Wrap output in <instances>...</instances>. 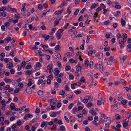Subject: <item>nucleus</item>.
Listing matches in <instances>:
<instances>
[{
  "label": "nucleus",
  "mask_w": 131,
  "mask_h": 131,
  "mask_svg": "<svg viewBox=\"0 0 131 131\" xmlns=\"http://www.w3.org/2000/svg\"><path fill=\"white\" fill-rule=\"evenodd\" d=\"M95 68H97L101 72L103 71V67L101 64V62H99L97 64H96L94 66Z\"/></svg>",
  "instance_id": "nucleus-1"
},
{
  "label": "nucleus",
  "mask_w": 131,
  "mask_h": 131,
  "mask_svg": "<svg viewBox=\"0 0 131 131\" xmlns=\"http://www.w3.org/2000/svg\"><path fill=\"white\" fill-rule=\"evenodd\" d=\"M104 121L106 126L109 125L111 123V119L110 118L107 117H105Z\"/></svg>",
  "instance_id": "nucleus-2"
},
{
  "label": "nucleus",
  "mask_w": 131,
  "mask_h": 131,
  "mask_svg": "<svg viewBox=\"0 0 131 131\" xmlns=\"http://www.w3.org/2000/svg\"><path fill=\"white\" fill-rule=\"evenodd\" d=\"M114 56H111L110 58L107 59V64L108 65H111L112 64V61L114 60Z\"/></svg>",
  "instance_id": "nucleus-3"
},
{
  "label": "nucleus",
  "mask_w": 131,
  "mask_h": 131,
  "mask_svg": "<svg viewBox=\"0 0 131 131\" xmlns=\"http://www.w3.org/2000/svg\"><path fill=\"white\" fill-rule=\"evenodd\" d=\"M126 40L123 41L122 39H120L119 40L118 43L120 45V47L121 48H123L124 47V43L126 42Z\"/></svg>",
  "instance_id": "nucleus-4"
},
{
  "label": "nucleus",
  "mask_w": 131,
  "mask_h": 131,
  "mask_svg": "<svg viewBox=\"0 0 131 131\" xmlns=\"http://www.w3.org/2000/svg\"><path fill=\"white\" fill-rule=\"evenodd\" d=\"M51 102L50 103V105H51L52 104H54L57 101V99L56 98H54L52 99H51Z\"/></svg>",
  "instance_id": "nucleus-5"
},
{
  "label": "nucleus",
  "mask_w": 131,
  "mask_h": 131,
  "mask_svg": "<svg viewBox=\"0 0 131 131\" xmlns=\"http://www.w3.org/2000/svg\"><path fill=\"white\" fill-rule=\"evenodd\" d=\"M33 116L31 114H27L25 115L24 117V119H25V121H26L27 120V117L31 118Z\"/></svg>",
  "instance_id": "nucleus-6"
},
{
  "label": "nucleus",
  "mask_w": 131,
  "mask_h": 131,
  "mask_svg": "<svg viewBox=\"0 0 131 131\" xmlns=\"http://www.w3.org/2000/svg\"><path fill=\"white\" fill-rule=\"evenodd\" d=\"M53 67V65L52 64L48 65L47 67V68L49 70V72L50 73H51L52 72L51 70L52 69Z\"/></svg>",
  "instance_id": "nucleus-7"
},
{
  "label": "nucleus",
  "mask_w": 131,
  "mask_h": 131,
  "mask_svg": "<svg viewBox=\"0 0 131 131\" xmlns=\"http://www.w3.org/2000/svg\"><path fill=\"white\" fill-rule=\"evenodd\" d=\"M82 66H80V64H78L76 67L77 71L78 73L79 71H81V68H82Z\"/></svg>",
  "instance_id": "nucleus-8"
},
{
  "label": "nucleus",
  "mask_w": 131,
  "mask_h": 131,
  "mask_svg": "<svg viewBox=\"0 0 131 131\" xmlns=\"http://www.w3.org/2000/svg\"><path fill=\"white\" fill-rule=\"evenodd\" d=\"M127 58V56H123L121 58V60L122 63H124L126 60Z\"/></svg>",
  "instance_id": "nucleus-9"
},
{
  "label": "nucleus",
  "mask_w": 131,
  "mask_h": 131,
  "mask_svg": "<svg viewBox=\"0 0 131 131\" xmlns=\"http://www.w3.org/2000/svg\"><path fill=\"white\" fill-rule=\"evenodd\" d=\"M97 55L98 59H101L103 57V54L101 52H98Z\"/></svg>",
  "instance_id": "nucleus-10"
},
{
  "label": "nucleus",
  "mask_w": 131,
  "mask_h": 131,
  "mask_svg": "<svg viewBox=\"0 0 131 131\" xmlns=\"http://www.w3.org/2000/svg\"><path fill=\"white\" fill-rule=\"evenodd\" d=\"M54 70L55 71V72H54V74L56 77H57L60 71L58 70V69L57 68H55Z\"/></svg>",
  "instance_id": "nucleus-11"
},
{
  "label": "nucleus",
  "mask_w": 131,
  "mask_h": 131,
  "mask_svg": "<svg viewBox=\"0 0 131 131\" xmlns=\"http://www.w3.org/2000/svg\"><path fill=\"white\" fill-rule=\"evenodd\" d=\"M26 92L28 94H30L32 93V90L30 88H27L26 90Z\"/></svg>",
  "instance_id": "nucleus-12"
},
{
  "label": "nucleus",
  "mask_w": 131,
  "mask_h": 131,
  "mask_svg": "<svg viewBox=\"0 0 131 131\" xmlns=\"http://www.w3.org/2000/svg\"><path fill=\"white\" fill-rule=\"evenodd\" d=\"M10 107L11 109L12 110H14L15 108V104L13 103H12L10 105Z\"/></svg>",
  "instance_id": "nucleus-13"
},
{
  "label": "nucleus",
  "mask_w": 131,
  "mask_h": 131,
  "mask_svg": "<svg viewBox=\"0 0 131 131\" xmlns=\"http://www.w3.org/2000/svg\"><path fill=\"white\" fill-rule=\"evenodd\" d=\"M54 20H55L54 23V25L56 26L57 25L59 24V21L57 18L56 19L55 18H54Z\"/></svg>",
  "instance_id": "nucleus-14"
},
{
  "label": "nucleus",
  "mask_w": 131,
  "mask_h": 131,
  "mask_svg": "<svg viewBox=\"0 0 131 131\" xmlns=\"http://www.w3.org/2000/svg\"><path fill=\"white\" fill-rule=\"evenodd\" d=\"M21 14L25 16H28L30 15V12H28L26 13H21Z\"/></svg>",
  "instance_id": "nucleus-15"
},
{
  "label": "nucleus",
  "mask_w": 131,
  "mask_h": 131,
  "mask_svg": "<svg viewBox=\"0 0 131 131\" xmlns=\"http://www.w3.org/2000/svg\"><path fill=\"white\" fill-rule=\"evenodd\" d=\"M88 52V55L89 56H92V53H93V52L92 51V50H88V51H87Z\"/></svg>",
  "instance_id": "nucleus-16"
},
{
  "label": "nucleus",
  "mask_w": 131,
  "mask_h": 131,
  "mask_svg": "<svg viewBox=\"0 0 131 131\" xmlns=\"http://www.w3.org/2000/svg\"><path fill=\"white\" fill-rule=\"evenodd\" d=\"M35 19L34 17L32 16L28 20H27L28 23L31 22Z\"/></svg>",
  "instance_id": "nucleus-17"
},
{
  "label": "nucleus",
  "mask_w": 131,
  "mask_h": 131,
  "mask_svg": "<svg viewBox=\"0 0 131 131\" xmlns=\"http://www.w3.org/2000/svg\"><path fill=\"white\" fill-rule=\"evenodd\" d=\"M97 4H98V3H97V4L95 3L93 4L91 6V10L92 9H94V8H95Z\"/></svg>",
  "instance_id": "nucleus-18"
},
{
  "label": "nucleus",
  "mask_w": 131,
  "mask_h": 131,
  "mask_svg": "<svg viewBox=\"0 0 131 131\" xmlns=\"http://www.w3.org/2000/svg\"><path fill=\"white\" fill-rule=\"evenodd\" d=\"M37 119V118H34L30 122V123L32 124L36 122Z\"/></svg>",
  "instance_id": "nucleus-19"
},
{
  "label": "nucleus",
  "mask_w": 131,
  "mask_h": 131,
  "mask_svg": "<svg viewBox=\"0 0 131 131\" xmlns=\"http://www.w3.org/2000/svg\"><path fill=\"white\" fill-rule=\"evenodd\" d=\"M121 24L122 26H124L125 25L126 22L123 18L121 19Z\"/></svg>",
  "instance_id": "nucleus-20"
},
{
  "label": "nucleus",
  "mask_w": 131,
  "mask_h": 131,
  "mask_svg": "<svg viewBox=\"0 0 131 131\" xmlns=\"http://www.w3.org/2000/svg\"><path fill=\"white\" fill-rule=\"evenodd\" d=\"M33 71L32 70H27L26 72V73H27V75H30L32 73Z\"/></svg>",
  "instance_id": "nucleus-21"
},
{
  "label": "nucleus",
  "mask_w": 131,
  "mask_h": 131,
  "mask_svg": "<svg viewBox=\"0 0 131 131\" xmlns=\"http://www.w3.org/2000/svg\"><path fill=\"white\" fill-rule=\"evenodd\" d=\"M90 112L91 113L92 115L95 116L97 114V113L96 112L94 111H93V110H90Z\"/></svg>",
  "instance_id": "nucleus-22"
},
{
  "label": "nucleus",
  "mask_w": 131,
  "mask_h": 131,
  "mask_svg": "<svg viewBox=\"0 0 131 131\" xmlns=\"http://www.w3.org/2000/svg\"><path fill=\"white\" fill-rule=\"evenodd\" d=\"M120 104H121L120 103H117L116 104V106H115V110H116V109H118L119 108V107L120 106Z\"/></svg>",
  "instance_id": "nucleus-23"
},
{
  "label": "nucleus",
  "mask_w": 131,
  "mask_h": 131,
  "mask_svg": "<svg viewBox=\"0 0 131 131\" xmlns=\"http://www.w3.org/2000/svg\"><path fill=\"white\" fill-rule=\"evenodd\" d=\"M46 123H47L48 122L47 121L45 122L43 121L42 122L41 126V127L42 128L43 127L46 125Z\"/></svg>",
  "instance_id": "nucleus-24"
},
{
  "label": "nucleus",
  "mask_w": 131,
  "mask_h": 131,
  "mask_svg": "<svg viewBox=\"0 0 131 131\" xmlns=\"http://www.w3.org/2000/svg\"><path fill=\"white\" fill-rule=\"evenodd\" d=\"M7 13L3 11L1 13V15L3 17H5Z\"/></svg>",
  "instance_id": "nucleus-25"
},
{
  "label": "nucleus",
  "mask_w": 131,
  "mask_h": 131,
  "mask_svg": "<svg viewBox=\"0 0 131 131\" xmlns=\"http://www.w3.org/2000/svg\"><path fill=\"white\" fill-rule=\"evenodd\" d=\"M123 35L124 36V37H122V38H123V40L124 41L125 40V39H126L127 38V34L126 33H124Z\"/></svg>",
  "instance_id": "nucleus-26"
},
{
  "label": "nucleus",
  "mask_w": 131,
  "mask_h": 131,
  "mask_svg": "<svg viewBox=\"0 0 131 131\" xmlns=\"http://www.w3.org/2000/svg\"><path fill=\"white\" fill-rule=\"evenodd\" d=\"M98 117L97 116H95L94 118V121L92 122L93 123H94V122H96L98 121Z\"/></svg>",
  "instance_id": "nucleus-27"
},
{
  "label": "nucleus",
  "mask_w": 131,
  "mask_h": 131,
  "mask_svg": "<svg viewBox=\"0 0 131 131\" xmlns=\"http://www.w3.org/2000/svg\"><path fill=\"white\" fill-rule=\"evenodd\" d=\"M128 101L125 100H122L121 101L123 105H125L127 102Z\"/></svg>",
  "instance_id": "nucleus-28"
},
{
  "label": "nucleus",
  "mask_w": 131,
  "mask_h": 131,
  "mask_svg": "<svg viewBox=\"0 0 131 131\" xmlns=\"http://www.w3.org/2000/svg\"><path fill=\"white\" fill-rule=\"evenodd\" d=\"M121 80L120 81L122 82L123 85L125 86L126 85V82L124 81L123 79H121Z\"/></svg>",
  "instance_id": "nucleus-29"
},
{
  "label": "nucleus",
  "mask_w": 131,
  "mask_h": 131,
  "mask_svg": "<svg viewBox=\"0 0 131 131\" xmlns=\"http://www.w3.org/2000/svg\"><path fill=\"white\" fill-rule=\"evenodd\" d=\"M38 54L39 55V57H42V52L41 50H39L38 51Z\"/></svg>",
  "instance_id": "nucleus-30"
},
{
  "label": "nucleus",
  "mask_w": 131,
  "mask_h": 131,
  "mask_svg": "<svg viewBox=\"0 0 131 131\" xmlns=\"http://www.w3.org/2000/svg\"><path fill=\"white\" fill-rule=\"evenodd\" d=\"M43 91L42 90H39L37 92L38 94L40 95H41L43 94Z\"/></svg>",
  "instance_id": "nucleus-31"
},
{
  "label": "nucleus",
  "mask_w": 131,
  "mask_h": 131,
  "mask_svg": "<svg viewBox=\"0 0 131 131\" xmlns=\"http://www.w3.org/2000/svg\"><path fill=\"white\" fill-rule=\"evenodd\" d=\"M86 97H88L87 99L90 101H91L93 99L92 96L91 95L87 96Z\"/></svg>",
  "instance_id": "nucleus-32"
},
{
  "label": "nucleus",
  "mask_w": 131,
  "mask_h": 131,
  "mask_svg": "<svg viewBox=\"0 0 131 131\" xmlns=\"http://www.w3.org/2000/svg\"><path fill=\"white\" fill-rule=\"evenodd\" d=\"M92 105H93V104L92 103L89 102V103H88L87 104V106L89 108V107H90V106H92Z\"/></svg>",
  "instance_id": "nucleus-33"
},
{
  "label": "nucleus",
  "mask_w": 131,
  "mask_h": 131,
  "mask_svg": "<svg viewBox=\"0 0 131 131\" xmlns=\"http://www.w3.org/2000/svg\"><path fill=\"white\" fill-rule=\"evenodd\" d=\"M10 88V86L9 85H7L4 88V89L5 90H8Z\"/></svg>",
  "instance_id": "nucleus-34"
},
{
  "label": "nucleus",
  "mask_w": 131,
  "mask_h": 131,
  "mask_svg": "<svg viewBox=\"0 0 131 131\" xmlns=\"http://www.w3.org/2000/svg\"><path fill=\"white\" fill-rule=\"evenodd\" d=\"M14 60L15 62H20V60L17 59L16 57L14 58Z\"/></svg>",
  "instance_id": "nucleus-35"
},
{
  "label": "nucleus",
  "mask_w": 131,
  "mask_h": 131,
  "mask_svg": "<svg viewBox=\"0 0 131 131\" xmlns=\"http://www.w3.org/2000/svg\"><path fill=\"white\" fill-rule=\"evenodd\" d=\"M88 102V99H84L82 100V102L84 103H86Z\"/></svg>",
  "instance_id": "nucleus-36"
},
{
  "label": "nucleus",
  "mask_w": 131,
  "mask_h": 131,
  "mask_svg": "<svg viewBox=\"0 0 131 131\" xmlns=\"http://www.w3.org/2000/svg\"><path fill=\"white\" fill-rule=\"evenodd\" d=\"M56 37L57 38V39L58 40L60 39L61 37V35H60L59 34H56Z\"/></svg>",
  "instance_id": "nucleus-37"
},
{
  "label": "nucleus",
  "mask_w": 131,
  "mask_h": 131,
  "mask_svg": "<svg viewBox=\"0 0 131 131\" xmlns=\"http://www.w3.org/2000/svg\"><path fill=\"white\" fill-rule=\"evenodd\" d=\"M73 105V103H71L68 106V108L69 109H71Z\"/></svg>",
  "instance_id": "nucleus-38"
},
{
  "label": "nucleus",
  "mask_w": 131,
  "mask_h": 131,
  "mask_svg": "<svg viewBox=\"0 0 131 131\" xmlns=\"http://www.w3.org/2000/svg\"><path fill=\"white\" fill-rule=\"evenodd\" d=\"M60 92V93H59V94L62 95H63L65 94V91L64 90H62Z\"/></svg>",
  "instance_id": "nucleus-39"
},
{
  "label": "nucleus",
  "mask_w": 131,
  "mask_h": 131,
  "mask_svg": "<svg viewBox=\"0 0 131 131\" xmlns=\"http://www.w3.org/2000/svg\"><path fill=\"white\" fill-rule=\"evenodd\" d=\"M31 79H28V82L29 83L27 84V85L28 86H31L32 84V83L30 81V80H31Z\"/></svg>",
  "instance_id": "nucleus-40"
},
{
  "label": "nucleus",
  "mask_w": 131,
  "mask_h": 131,
  "mask_svg": "<svg viewBox=\"0 0 131 131\" xmlns=\"http://www.w3.org/2000/svg\"><path fill=\"white\" fill-rule=\"evenodd\" d=\"M43 81L41 79L39 80L38 82V85H39Z\"/></svg>",
  "instance_id": "nucleus-41"
},
{
  "label": "nucleus",
  "mask_w": 131,
  "mask_h": 131,
  "mask_svg": "<svg viewBox=\"0 0 131 131\" xmlns=\"http://www.w3.org/2000/svg\"><path fill=\"white\" fill-rule=\"evenodd\" d=\"M5 81L7 83L10 82L11 81V80L9 79H7V78H5L4 79Z\"/></svg>",
  "instance_id": "nucleus-42"
},
{
  "label": "nucleus",
  "mask_w": 131,
  "mask_h": 131,
  "mask_svg": "<svg viewBox=\"0 0 131 131\" xmlns=\"http://www.w3.org/2000/svg\"><path fill=\"white\" fill-rule=\"evenodd\" d=\"M21 121L19 120L17 122L16 124L18 126H19L21 125Z\"/></svg>",
  "instance_id": "nucleus-43"
},
{
  "label": "nucleus",
  "mask_w": 131,
  "mask_h": 131,
  "mask_svg": "<svg viewBox=\"0 0 131 131\" xmlns=\"http://www.w3.org/2000/svg\"><path fill=\"white\" fill-rule=\"evenodd\" d=\"M30 48L31 49L34 50L38 49V48H37L36 47V46L35 45H34L33 47H32L31 46H30Z\"/></svg>",
  "instance_id": "nucleus-44"
},
{
  "label": "nucleus",
  "mask_w": 131,
  "mask_h": 131,
  "mask_svg": "<svg viewBox=\"0 0 131 131\" xmlns=\"http://www.w3.org/2000/svg\"><path fill=\"white\" fill-rule=\"evenodd\" d=\"M70 62V63H73L75 62V60L72 59H70L69 60Z\"/></svg>",
  "instance_id": "nucleus-45"
},
{
  "label": "nucleus",
  "mask_w": 131,
  "mask_h": 131,
  "mask_svg": "<svg viewBox=\"0 0 131 131\" xmlns=\"http://www.w3.org/2000/svg\"><path fill=\"white\" fill-rule=\"evenodd\" d=\"M4 25L7 28L9 26L10 24L9 22H7L5 23Z\"/></svg>",
  "instance_id": "nucleus-46"
},
{
  "label": "nucleus",
  "mask_w": 131,
  "mask_h": 131,
  "mask_svg": "<svg viewBox=\"0 0 131 131\" xmlns=\"http://www.w3.org/2000/svg\"><path fill=\"white\" fill-rule=\"evenodd\" d=\"M36 66V67L38 68H40L41 67V64L39 62H37V63Z\"/></svg>",
  "instance_id": "nucleus-47"
},
{
  "label": "nucleus",
  "mask_w": 131,
  "mask_h": 131,
  "mask_svg": "<svg viewBox=\"0 0 131 131\" xmlns=\"http://www.w3.org/2000/svg\"><path fill=\"white\" fill-rule=\"evenodd\" d=\"M85 80L84 77H82L80 79V81H81L83 83H84L85 82Z\"/></svg>",
  "instance_id": "nucleus-48"
},
{
  "label": "nucleus",
  "mask_w": 131,
  "mask_h": 131,
  "mask_svg": "<svg viewBox=\"0 0 131 131\" xmlns=\"http://www.w3.org/2000/svg\"><path fill=\"white\" fill-rule=\"evenodd\" d=\"M26 64V62L25 61H23L21 63V67H24Z\"/></svg>",
  "instance_id": "nucleus-49"
},
{
  "label": "nucleus",
  "mask_w": 131,
  "mask_h": 131,
  "mask_svg": "<svg viewBox=\"0 0 131 131\" xmlns=\"http://www.w3.org/2000/svg\"><path fill=\"white\" fill-rule=\"evenodd\" d=\"M56 115V113L54 112H53L51 113V116L52 117H55Z\"/></svg>",
  "instance_id": "nucleus-50"
},
{
  "label": "nucleus",
  "mask_w": 131,
  "mask_h": 131,
  "mask_svg": "<svg viewBox=\"0 0 131 131\" xmlns=\"http://www.w3.org/2000/svg\"><path fill=\"white\" fill-rule=\"evenodd\" d=\"M18 85L21 88H22L24 84L20 82L19 83Z\"/></svg>",
  "instance_id": "nucleus-51"
},
{
  "label": "nucleus",
  "mask_w": 131,
  "mask_h": 131,
  "mask_svg": "<svg viewBox=\"0 0 131 131\" xmlns=\"http://www.w3.org/2000/svg\"><path fill=\"white\" fill-rule=\"evenodd\" d=\"M116 37H117V39H118L121 38H122L121 37V34H120L119 33H118L116 35Z\"/></svg>",
  "instance_id": "nucleus-52"
},
{
  "label": "nucleus",
  "mask_w": 131,
  "mask_h": 131,
  "mask_svg": "<svg viewBox=\"0 0 131 131\" xmlns=\"http://www.w3.org/2000/svg\"><path fill=\"white\" fill-rule=\"evenodd\" d=\"M19 91V89L18 88L15 89L14 90L15 93H18Z\"/></svg>",
  "instance_id": "nucleus-53"
},
{
  "label": "nucleus",
  "mask_w": 131,
  "mask_h": 131,
  "mask_svg": "<svg viewBox=\"0 0 131 131\" xmlns=\"http://www.w3.org/2000/svg\"><path fill=\"white\" fill-rule=\"evenodd\" d=\"M60 128V129L62 130L63 131L65 130V127L63 126H61Z\"/></svg>",
  "instance_id": "nucleus-54"
},
{
  "label": "nucleus",
  "mask_w": 131,
  "mask_h": 131,
  "mask_svg": "<svg viewBox=\"0 0 131 131\" xmlns=\"http://www.w3.org/2000/svg\"><path fill=\"white\" fill-rule=\"evenodd\" d=\"M67 13L69 14H70L71 13V11L70 10V7H69L67 8Z\"/></svg>",
  "instance_id": "nucleus-55"
},
{
  "label": "nucleus",
  "mask_w": 131,
  "mask_h": 131,
  "mask_svg": "<svg viewBox=\"0 0 131 131\" xmlns=\"http://www.w3.org/2000/svg\"><path fill=\"white\" fill-rule=\"evenodd\" d=\"M60 12V10H58L57 11H56L55 13V15H58L59 14H61Z\"/></svg>",
  "instance_id": "nucleus-56"
},
{
  "label": "nucleus",
  "mask_w": 131,
  "mask_h": 131,
  "mask_svg": "<svg viewBox=\"0 0 131 131\" xmlns=\"http://www.w3.org/2000/svg\"><path fill=\"white\" fill-rule=\"evenodd\" d=\"M67 56H68L69 57H71L70 56H72V54L71 53L69 52H68L66 53Z\"/></svg>",
  "instance_id": "nucleus-57"
},
{
  "label": "nucleus",
  "mask_w": 131,
  "mask_h": 131,
  "mask_svg": "<svg viewBox=\"0 0 131 131\" xmlns=\"http://www.w3.org/2000/svg\"><path fill=\"white\" fill-rule=\"evenodd\" d=\"M63 75V74L62 73H60V74H58V75L57 77H56V78H59L60 77L62 76Z\"/></svg>",
  "instance_id": "nucleus-58"
},
{
  "label": "nucleus",
  "mask_w": 131,
  "mask_h": 131,
  "mask_svg": "<svg viewBox=\"0 0 131 131\" xmlns=\"http://www.w3.org/2000/svg\"><path fill=\"white\" fill-rule=\"evenodd\" d=\"M115 116L117 117L116 118V119L117 120H118L120 119V115L118 114H116L115 115Z\"/></svg>",
  "instance_id": "nucleus-59"
},
{
  "label": "nucleus",
  "mask_w": 131,
  "mask_h": 131,
  "mask_svg": "<svg viewBox=\"0 0 131 131\" xmlns=\"http://www.w3.org/2000/svg\"><path fill=\"white\" fill-rule=\"evenodd\" d=\"M15 17L16 18H19L20 17V16L18 13L16 14L15 15Z\"/></svg>",
  "instance_id": "nucleus-60"
},
{
  "label": "nucleus",
  "mask_w": 131,
  "mask_h": 131,
  "mask_svg": "<svg viewBox=\"0 0 131 131\" xmlns=\"http://www.w3.org/2000/svg\"><path fill=\"white\" fill-rule=\"evenodd\" d=\"M79 10L78 9H77L74 13L75 15H77L78 13Z\"/></svg>",
  "instance_id": "nucleus-61"
},
{
  "label": "nucleus",
  "mask_w": 131,
  "mask_h": 131,
  "mask_svg": "<svg viewBox=\"0 0 131 131\" xmlns=\"http://www.w3.org/2000/svg\"><path fill=\"white\" fill-rule=\"evenodd\" d=\"M31 66L30 65H28L26 67L25 69H30L31 68Z\"/></svg>",
  "instance_id": "nucleus-62"
},
{
  "label": "nucleus",
  "mask_w": 131,
  "mask_h": 131,
  "mask_svg": "<svg viewBox=\"0 0 131 131\" xmlns=\"http://www.w3.org/2000/svg\"><path fill=\"white\" fill-rule=\"evenodd\" d=\"M120 13V12L119 11H118L116 14L115 15V16L117 17H118Z\"/></svg>",
  "instance_id": "nucleus-63"
},
{
  "label": "nucleus",
  "mask_w": 131,
  "mask_h": 131,
  "mask_svg": "<svg viewBox=\"0 0 131 131\" xmlns=\"http://www.w3.org/2000/svg\"><path fill=\"white\" fill-rule=\"evenodd\" d=\"M16 125L15 124H13L11 127L12 129H15L16 127Z\"/></svg>",
  "instance_id": "nucleus-64"
}]
</instances>
